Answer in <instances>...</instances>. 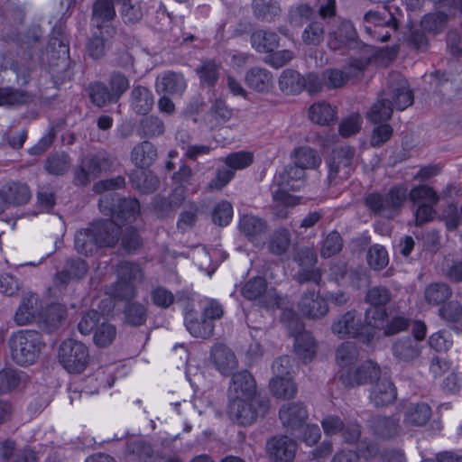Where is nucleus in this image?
<instances>
[{
    "mask_svg": "<svg viewBox=\"0 0 462 462\" xmlns=\"http://www.w3.org/2000/svg\"><path fill=\"white\" fill-rule=\"evenodd\" d=\"M325 38V25L323 22L312 20L304 28L301 33V40L306 45L318 46Z\"/></svg>",
    "mask_w": 462,
    "mask_h": 462,
    "instance_id": "nucleus-51",
    "label": "nucleus"
},
{
    "mask_svg": "<svg viewBox=\"0 0 462 462\" xmlns=\"http://www.w3.org/2000/svg\"><path fill=\"white\" fill-rule=\"evenodd\" d=\"M100 211L110 216L118 226L132 223L140 213V204L136 199L120 198L116 193H105L98 201Z\"/></svg>",
    "mask_w": 462,
    "mask_h": 462,
    "instance_id": "nucleus-5",
    "label": "nucleus"
},
{
    "mask_svg": "<svg viewBox=\"0 0 462 462\" xmlns=\"http://www.w3.org/2000/svg\"><path fill=\"white\" fill-rule=\"evenodd\" d=\"M294 163L304 171L314 170L321 163V157L318 152L309 146H301L294 150Z\"/></svg>",
    "mask_w": 462,
    "mask_h": 462,
    "instance_id": "nucleus-45",
    "label": "nucleus"
},
{
    "mask_svg": "<svg viewBox=\"0 0 462 462\" xmlns=\"http://www.w3.org/2000/svg\"><path fill=\"white\" fill-rule=\"evenodd\" d=\"M97 237L99 249L114 247L121 235V227L112 219H100L89 223Z\"/></svg>",
    "mask_w": 462,
    "mask_h": 462,
    "instance_id": "nucleus-17",
    "label": "nucleus"
},
{
    "mask_svg": "<svg viewBox=\"0 0 462 462\" xmlns=\"http://www.w3.org/2000/svg\"><path fill=\"white\" fill-rule=\"evenodd\" d=\"M125 322L133 327H140L145 324L148 317L146 304L138 301H126L124 308Z\"/></svg>",
    "mask_w": 462,
    "mask_h": 462,
    "instance_id": "nucleus-42",
    "label": "nucleus"
},
{
    "mask_svg": "<svg viewBox=\"0 0 462 462\" xmlns=\"http://www.w3.org/2000/svg\"><path fill=\"white\" fill-rule=\"evenodd\" d=\"M252 47L260 53H271L279 46L280 38L273 31L257 30L250 37Z\"/></svg>",
    "mask_w": 462,
    "mask_h": 462,
    "instance_id": "nucleus-33",
    "label": "nucleus"
},
{
    "mask_svg": "<svg viewBox=\"0 0 462 462\" xmlns=\"http://www.w3.org/2000/svg\"><path fill=\"white\" fill-rule=\"evenodd\" d=\"M306 172L295 163L283 167L273 178V185L278 187V189L273 192L274 200L286 201L291 199L287 190L296 191L300 189L304 186Z\"/></svg>",
    "mask_w": 462,
    "mask_h": 462,
    "instance_id": "nucleus-10",
    "label": "nucleus"
},
{
    "mask_svg": "<svg viewBox=\"0 0 462 462\" xmlns=\"http://www.w3.org/2000/svg\"><path fill=\"white\" fill-rule=\"evenodd\" d=\"M58 358L69 373L81 374L88 365V348L82 342L69 338L60 344Z\"/></svg>",
    "mask_w": 462,
    "mask_h": 462,
    "instance_id": "nucleus-8",
    "label": "nucleus"
},
{
    "mask_svg": "<svg viewBox=\"0 0 462 462\" xmlns=\"http://www.w3.org/2000/svg\"><path fill=\"white\" fill-rule=\"evenodd\" d=\"M369 61L363 59H352L344 69H326L323 70L325 87L329 89L340 88L353 78L358 77L368 66Z\"/></svg>",
    "mask_w": 462,
    "mask_h": 462,
    "instance_id": "nucleus-13",
    "label": "nucleus"
},
{
    "mask_svg": "<svg viewBox=\"0 0 462 462\" xmlns=\"http://www.w3.org/2000/svg\"><path fill=\"white\" fill-rule=\"evenodd\" d=\"M281 321L286 327L289 335L294 338L302 332H307L304 329V323L299 315L291 309H286L282 311Z\"/></svg>",
    "mask_w": 462,
    "mask_h": 462,
    "instance_id": "nucleus-59",
    "label": "nucleus"
},
{
    "mask_svg": "<svg viewBox=\"0 0 462 462\" xmlns=\"http://www.w3.org/2000/svg\"><path fill=\"white\" fill-rule=\"evenodd\" d=\"M195 172L185 162H182L179 170L171 177L175 191L183 193L194 182Z\"/></svg>",
    "mask_w": 462,
    "mask_h": 462,
    "instance_id": "nucleus-56",
    "label": "nucleus"
},
{
    "mask_svg": "<svg viewBox=\"0 0 462 462\" xmlns=\"http://www.w3.org/2000/svg\"><path fill=\"white\" fill-rule=\"evenodd\" d=\"M356 149L349 145L335 147L327 159L328 184L337 186L346 180L354 171Z\"/></svg>",
    "mask_w": 462,
    "mask_h": 462,
    "instance_id": "nucleus-6",
    "label": "nucleus"
},
{
    "mask_svg": "<svg viewBox=\"0 0 462 462\" xmlns=\"http://www.w3.org/2000/svg\"><path fill=\"white\" fill-rule=\"evenodd\" d=\"M291 245V234L286 228H279L273 232L268 243L269 251L275 255L287 252Z\"/></svg>",
    "mask_w": 462,
    "mask_h": 462,
    "instance_id": "nucleus-54",
    "label": "nucleus"
},
{
    "mask_svg": "<svg viewBox=\"0 0 462 462\" xmlns=\"http://www.w3.org/2000/svg\"><path fill=\"white\" fill-rule=\"evenodd\" d=\"M270 409L267 396L258 394L251 398L230 399L228 415L241 425H251L258 417H264Z\"/></svg>",
    "mask_w": 462,
    "mask_h": 462,
    "instance_id": "nucleus-4",
    "label": "nucleus"
},
{
    "mask_svg": "<svg viewBox=\"0 0 462 462\" xmlns=\"http://www.w3.org/2000/svg\"><path fill=\"white\" fill-rule=\"evenodd\" d=\"M254 15L262 22L272 23L281 14L282 9L277 0H253Z\"/></svg>",
    "mask_w": 462,
    "mask_h": 462,
    "instance_id": "nucleus-36",
    "label": "nucleus"
},
{
    "mask_svg": "<svg viewBox=\"0 0 462 462\" xmlns=\"http://www.w3.org/2000/svg\"><path fill=\"white\" fill-rule=\"evenodd\" d=\"M71 160L64 152H53L47 156L44 162V170L51 175L62 176L70 168Z\"/></svg>",
    "mask_w": 462,
    "mask_h": 462,
    "instance_id": "nucleus-44",
    "label": "nucleus"
},
{
    "mask_svg": "<svg viewBox=\"0 0 462 462\" xmlns=\"http://www.w3.org/2000/svg\"><path fill=\"white\" fill-rule=\"evenodd\" d=\"M381 376L380 366L371 361H365L357 366L354 374L347 371L340 374V381L346 387L374 383Z\"/></svg>",
    "mask_w": 462,
    "mask_h": 462,
    "instance_id": "nucleus-16",
    "label": "nucleus"
},
{
    "mask_svg": "<svg viewBox=\"0 0 462 462\" xmlns=\"http://www.w3.org/2000/svg\"><path fill=\"white\" fill-rule=\"evenodd\" d=\"M228 394L229 400L251 398L259 394L256 393V383L254 377L249 371L242 370L232 374Z\"/></svg>",
    "mask_w": 462,
    "mask_h": 462,
    "instance_id": "nucleus-18",
    "label": "nucleus"
},
{
    "mask_svg": "<svg viewBox=\"0 0 462 462\" xmlns=\"http://www.w3.org/2000/svg\"><path fill=\"white\" fill-rule=\"evenodd\" d=\"M220 69V63H217L214 60L202 61L196 69L200 84L204 87L213 88L219 79Z\"/></svg>",
    "mask_w": 462,
    "mask_h": 462,
    "instance_id": "nucleus-38",
    "label": "nucleus"
},
{
    "mask_svg": "<svg viewBox=\"0 0 462 462\" xmlns=\"http://www.w3.org/2000/svg\"><path fill=\"white\" fill-rule=\"evenodd\" d=\"M270 390L277 398L291 399L295 396L297 387L291 377H282L271 380Z\"/></svg>",
    "mask_w": 462,
    "mask_h": 462,
    "instance_id": "nucleus-52",
    "label": "nucleus"
},
{
    "mask_svg": "<svg viewBox=\"0 0 462 462\" xmlns=\"http://www.w3.org/2000/svg\"><path fill=\"white\" fill-rule=\"evenodd\" d=\"M431 408L425 402L411 403L404 414V423L411 426H423L431 417Z\"/></svg>",
    "mask_w": 462,
    "mask_h": 462,
    "instance_id": "nucleus-41",
    "label": "nucleus"
},
{
    "mask_svg": "<svg viewBox=\"0 0 462 462\" xmlns=\"http://www.w3.org/2000/svg\"><path fill=\"white\" fill-rule=\"evenodd\" d=\"M109 166V160L100 154L84 156L73 170V182L76 186H87Z\"/></svg>",
    "mask_w": 462,
    "mask_h": 462,
    "instance_id": "nucleus-12",
    "label": "nucleus"
},
{
    "mask_svg": "<svg viewBox=\"0 0 462 462\" xmlns=\"http://www.w3.org/2000/svg\"><path fill=\"white\" fill-rule=\"evenodd\" d=\"M130 180L134 188L145 194L154 192L160 185L159 178L145 168L134 171L130 174Z\"/></svg>",
    "mask_w": 462,
    "mask_h": 462,
    "instance_id": "nucleus-30",
    "label": "nucleus"
},
{
    "mask_svg": "<svg viewBox=\"0 0 462 462\" xmlns=\"http://www.w3.org/2000/svg\"><path fill=\"white\" fill-rule=\"evenodd\" d=\"M297 308L309 319H321L329 311L328 300L315 289H307L301 293Z\"/></svg>",
    "mask_w": 462,
    "mask_h": 462,
    "instance_id": "nucleus-14",
    "label": "nucleus"
},
{
    "mask_svg": "<svg viewBox=\"0 0 462 462\" xmlns=\"http://www.w3.org/2000/svg\"><path fill=\"white\" fill-rule=\"evenodd\" d=\"M155 86L158 93L180 95L186 89L187 82L181 73L168 70L157 77Z\"/></svg>",
    "mask_w": 462,
    "mask_h": 462,
    "instance_id": "nucleus-25",
    "label": "nucleus"
},
{
    "mask_svg": "<svg viewBox=\"0 0 462 462\" xmlns=\"http://www.w3.org/2000/svg\"><path fill=\"white\" fill-rule=\"evenodd\" d=\"M374 433L381 439H389L398 435L400 420L394 416L375 415L370 420Z\"/></svg>",
    "mask_w": 462,
    "mask_h": 462,
    "instance_id": "nucleus-27",
    "label": "nucleus"
},
{
    "mask_svg": "<svg viewBox=\"0 0 462 462\" xmlns=\"http://www.w3.org/2000/svg\"><path fill=\"white\" fill-rule=\"evenodd\" d=\"M116 274L117 278L132 283L134 282H141L143 278L141 266L136 263L127 261L118 263Z\"/></svg>",
    "mask_w": 462,
    "mask_h": 462,
    "instance_id": "nucleus-58",
    "label": "nucleus"
},
{
    "mask_svg": "<svg viewBox=\"0 0 462 462\" xmlns=\"http://www.w3.org/2000/svg\"><path fill=\"white\" fill-rule=\"evenodd\" d=\"M267 448L274 462H292L297 451V443L287 436H275L268 440Z\"/></svg>",
    "mask_w": 462,
    "mask_h": 462,
    "instance_id": "nucleus-19",
    "label": "nucleus"
},
{
    "mask_svg": "<svg viewBox=\"0 0 462 462\" xmlns=\"http://www.w3.org/2000/svg\"><path fill=\"white\" fill-rule=\"evenodd\" d=\"M185 326L193 337L201 338L210 337L215 328L214 322L205 319L204 317L198 319L191 310L185 315Z\"/></svg>",
    "mask_w": 462,
    "mask_h": 462,
    "instance_id": "nucleus-35",
    "label": "nucleus"
},
{
    "mask_svg": "<svg viewBox=\"0 0 462 462\" xmlns=\"http://www.w3.org/2000/svg\"><path fill=\"white\" fill-rule=\"evenodd\" d=\"M294 350L303 362H310L315 357L317 345L310 332H302L296 337Z\"/></svg>",
    "mask_w": 462,
    "mask_h": 462,
    "instance_id": "nucleus-40",
    "label": "nucleus"
},
{
    "mask_svg": "<svg viewBox=\"0 0 462 462\" xmlns=\"http://www.w3.org/2000/svg\"><path fill=\"white\" fill-rule=\"evenodd\" d=\"M241 294L249 300H259L265 309L281 308L283 299L275 290H267V282L263 277H253L241 288Z\"/></svg>",
    "mask_w": 462,
    "mask_h": 462,
    "instance_id": "nucleus-9",
    "label": "nucleus"
},
{
    "mask_svg": "<svg viewBox=\"0 0 462 462\" xmlns=\"http://www.w3.org/2000/svg\"><path fill=\"white\" fill-rule=\"evenodd\" d=\"M413 103V94L406 79L398 72H392L388 78V88L381 93L379 99L367 113V118L374 124L388 121L393 107L404 110Z\"/></svg>",
    "mask_w": 462,
    "mask_h": 462,
    "instance_id": "nucleus-2",
    "label": "nucleus"
},
{
    "mask_svg": "<svg viewBox=\"0 0 462 462\" xmlns=\"http://www.w3.org/2000/svg\"><path fill=\"white\" fill-rule=\"evenodd\" d=\"M388 314L385 308L383 307H370L365 312L364 325L370 327L374 329V337L375 336L376 328L384 326Z\"/></svg>",
    "mask_w": 462,
    "mask_h": 462,
    "instance_id": "nucleus-63",
    "label": "nucleus"
},
{
    "mask_svg": "<svg viewBox=\"0 0 462 462\" xmlns=\"http://www.w3.org/2000/svg\"><path fill=\"white\" fill-rule=\"evenodd\" d=\"M140 134L145 137H155L164 133V124L155 116L143 117L140 122Z\"/></svg>",
    "mask_w": 462,
    "mask_h": 462,
    "instance_id": "nucleus-62",
    "label": "nucleus"
},
{
    "mask_svg": "<svg viewBox=\"0 0 462 462\" xmlns=\"http://www.w3.org/2000/svg\"><path fill=\"white\" fill-rule=\"evenodd\" d=\"M357 358L358 350L353 342H343L336 351V361L342 369L350 367Z\"/></svg>",
    "mask_w": 462,
    "mask_h": 462,
    "instance_id": "nucleus-53",
    "label": "nucleus"
},
{
    "mask_svg": "<svg viewBox=\"0 0 462 462\" xmlns=\"http://www.w3.org/2000/svg\"><path fill=\"white\" fill-rule=\"evenodd\" d=\"M310 119L320 125H329L337 120V110L326 101L314 103L309 110Z\"/></svg>",
    "mask_w": 462,
    "mask_h": 462,
    "instance_id": "nucleus-37",
    "label": "nucleus"
},
{
    "mask_svg": "<svg viewBox=\"0 0 462 462\" xmlns=\"http://www.w3.org/2000/svg\"><path fill=\"white\" fill-rule=\"evenodd\" d=\"M1 190L8 208L27 204L32 198L31 189L25 183L9 182L5 184Z\"/></svg>",
    "mask_w": 462,
    "mask_h": 462,
    "instance_id": "nucleus-28",
    "label": "nucleus"
},
{
    "mask_svg": "<svg viewBox=\"0 0 462 462\" xmlns=\"http://www.w3.org/2000/svg\"><path fill=\"white\" fill-rule=\"evenodd\" d=\"M411 323V319L404 315H394L386 320L383 327V336L392 337L407 331Z\"/></svg>",
    "mask_w": 462,
    "mask_h": 462,
    "instance_id": "nucleus-64",
    "label": "nucleus"
},
{
    "mask_svg": "<svg viewBox=\"0 0 462 462\" xmlns=\"http://www.w3.org/2000/svg\"><path fill=\"white\" fill-rule=\"evenodd\" d=\"M66 314L64 307L60 304H52L42 314H40L36 322L42 330L51 333L60 327Z\"/></svg>",
    "mask_w": 462,
    "mask_h": 462,
    "instance_id": "nucleus-29",
    "label": "nucleus"
},
{
    "mask_svg": "<svg viewBox=\"0 0 462 462\" xmlns=\"http://www.w3.org/2000/svg\"><path fill=\"white\" fill-rule=\"evenodd\" d=\"M75 249L86 256L93 255L99 250L90 224L85 228L78 230L74 235Z\"/></svg>",
    "mask_w": 462,
    "mask_h": 462,
    "instance_id": "nucleus-32",
    "label": "nucleus"
},
{
    "mask_svg": "<svg viewBox=\"0 0 462 462\" xmlns=\"http://www.w3.org/2000/svg\"><path fill=\"white\" fill-rule=\"evenodd\" d=\"M366 261L373 270H383L389 263L388 253L385 247L377 244L371 245L366 254Z\"/></svg>",
    "mask_w": 462,
    "mask_h": 462,
    "instance_id": "nucleus-57",
    "label": "nucleus"
},
{
    "mask_svg": "<svg viewBox=\"0 0 462 462\" xmlns=\"http://www.w3.org/2000/svg\"><path fill=\"white\" fill-rule=\"evenodd\" d=\"M331 329L339 338H356L365 344H369L374 339V329L364 325L355 310L341 315L333 322Z\"/></svg>",
    "mask_w": 462,
    "mask_h": 462,
    "instance_id": "nucleus-7",
    "label": "nucleus"
},
{
    "mask_svg": "<svg viewBox=\"0 0 462 462\" xmlns=\"http://www.w3.org/2000/svg\"><path fill=\"white\" fill-rule=\"evenodd\" d=\"M328 44L331 50L337 51L350 46L358 39L357 32L350 20L337 17L327 22Z\"/></svg>",
    "mask_w": 462,
    "mask_h": 462,
    "instance_id": "nucleus-11",
    "label": "nucleus"
},
{
    "mask_svg": "<svg viewBox=\"0 0 462 462\" xmlns=\"http://www.w3.org/2000/svg\"><path fill=\"white\" fill-rule=\"evenodd\" d=\"M116 16L114 4L110 0H97L93 5L92 22L98 30H104L107 36L116 33V28L109 23Z\"/></svg>",
    "mask_w": 462,
    "mask_h": 462,
    "instance_id": "nucleus-21",
    "label": "nucleus"
},
{
    "mask_svg": "<svg viewBox=\"0 0 462 462\" xmlns=\"http://www.w3.org/2000/svg\"><path fill=\"white\" fill-rule=\"evenodd\" d=\"M8 345L12 360L21 365H33L38 360L45 343L36 330L23 329L14 333Z\"/></svg>",
    "mask_w": 462,
    "mask_h": 462,
    "instance_id": "nucleus-3",
    "label": "nucleus"
},
{
    "mask_svg": "<svg viewBox=\"0 0 462 462\" xmlns=\"http://www.w3.org/2000/svg\"><path fill=\"white\" fill-rule=\"evenodd\" d=\"M451 189L452 185H448L442 194H439L433 187L428 184L417 185L410 191L404 185H394L386 194L378 192L367 194L364 203L374 215L392 219L400 214L408 198L414 205L437 206L441 196L448 195Z\"/></svg>",
    "mask_w": 462,
    "mask_h": 462,
    "instance_id": "nucleus-1",
    "label": "nucleus"
},
{
    "mask_svg": "<svg viewBox=\"0 0 462 462\" xmlns=\"http://www.w3.org/2000/svg\"><path fill=\"white\" fill-rule=\"evenodd\" d=\"M104 30H98L88 40L87 44V51L88 55L98 60L105 56L106 49L109 47V38Z\"/></svg>",
    "mask_w": 462,
    "mask_h": 462,
    "instance_id": "nucleus-49",
    "label": "nucleus"
},
{
    "mask_svg": "<svg viewBox=\"0 0 462 462\" xmlns=\"http://www.w3.org/2000/svg\"><path fill=\"white\" fill-rule=\"evenodd\" d=\"M396 397L397 389L386 375H381L375 380L369 394V399L375 407L388 406L395 401Z\"/></svg>",
    "mask_w": 462,
    "mask_h": 462,
    "instance_id": "nucleus-20",
    "label": "nucleus"
},
{
    "mask_svg": "<svg viewBox=\"0 0 462 462\" xmlns=\"http://www.w3.org/2000/svg\"><path fill=\"white\" fill-rule=\"evenodd\" d=\"M88 266L83 259L74 258L67 261L64 269L60 272L57 276L62 283H66L69 280H80L87 274Z\"/></svg>",
    "mask_w": 462,
    "mask_h": 462,
    "instance_id": "nucleus-47",
    "label": "nucleus"
},
{
    "mask_svg": "<svg viewBox=\"0 0 462 462\" xmlns=\"http://www.w3.org/2000/svg\"><path fill=\"white\" fill-rule=\"evenodd\" d=\"M153 95L150 89L142 85L134 87L130 94V106L140 115L148 114L153 106Z\"/></svg>",
    "mask_w": 462,
    "mask_h": 462,
    "instance_id": "nucleus-31",
    "label": "nucleus"
},
{
    "mask_svg": "<svg viewBox=\"0 0 462 462\" xmlns=\"http://www.w3.org/2000/svg\"><path fill=\"white\" fill-rule=\"evenodd\" d=\"M280 89L286 94H298L304 89V77L293 69H285L279 78Z\"/></svg>",
    "mask_w": 462,
    "mask_h": 462,
    "instance_id": "nucleus-46",
    "label": "nucleus"
},
{
    "mask_svg": "<svg viewBox=\"0 0 462 462\" xmlns=\"http://www.w3.org/2000/svg\"><path fill=\"white\" fill-rule=\"evenodd\" d=\"M392 353L398 362L410 364L420 356L421 346L411 337H402L393 344Z\"/></svg>",
    "mask_w": 462,
    "mask_h": 462,
    "instance_id": "nucleus-24",
    "label": "nucleus"
},
{
    "mask_svg": "<svg viewBox=\"0 0 462 462\" xmlns=\"http://www.w3.org/2000/svg\"><path fill=\"white\" fill-rule=\"evenodd\" d=\"M108 88L116 102L128 90L130 82L128 78L118 71H114L109 75Z\"/></svg>",
    "mask_w": 462,
    "mask_h": 462,
    "instance_id": "nucleus-61",
    "label": "nucleus"
},
{
    "mask_svg": "<svg viewBox=\"0 0 462 462\" xmlns=\"http://www.w3.org/2000/svg\"><path fill=\"white\" fill-rule=\"evenodd\" d=\"M91 103L101 108L113 103H117L108 87L102 81L91 82L87 88Z\"/></svg>",
    "mask_w": 462,
    "mask_h": 462,
    "instance_id": "nucleus-39",
    "label": "nucleus"
},
{
    "mask_svg": "<svg viewBox=\"0 0 462 462\" xmlns=\"http://www.w3.org/2000/svg\"><path fill=\"white\" fill-rule=\"evenodd\" d=\"M265 222L253 215H244L239 221V229L248 239L252 240L265 231Z\"/></svg>",
    "mask_w": 462,
    "mask_h": 462,
    "instance_id": "nucleus-50",
    "label": "nucleus"
},
{
    "mask_svg": "<svg viewBox=\"0 0 462 462\" xmlns=\"http://www.w3.org/2000/svg\"><path fill=\"white\" fill-rule=\"evenodd\" d=\"M210 360L223 375H230L237 366L235 353L224 344H216L210 351Z\"/></svg>",
    "mask_w": 462,
    "mask_h": 462,
    "instance_id": "nucleus-23",
    "label": "nucleus"
},
{
    "mask_svg": "<svg viewBox=\"0 0 462 462\" xmlns=\"http://www.w3.org/2000/svg\"><path fill=\"white\" fill-rule=\"evenodd\" d=\"M279 417L287 431L294 435L303 429L308 419V411L300 402H288L280 408Z\"/></svg>",
    "mask_w": 462,
    "mask_h": 462,
    "instance_id": "nucleus-15",
    "label": "nucleus"
},
{
    "mask_svg": "<svg viewBox=\"0 0 462 462\" xmlns=\"http://www.w3.org/2000/svg\"><path fill=\"white\" fill-rule=\"evenodd\" d=\"M452 296L451 288L445 282H433L424 291L426 301L431 305H440Z\"/></svg>",
    "mask_w": 462,
    "mask_h": 462,
    "instance_id": "nucleus-48",
    "label": "nucleus"
},
{
    "mask_svg": "<svg viewBox=\"0 0 462 462\" xmlns=\"http://www.w3.org/2000/svg\"><path fill=\"white\" fill-rule=\"evenodd\" d=\"M32 101V96L27 91L6 87L0 88V106H20Z\"/></svg>",
    "mask_w": 462,
    "mask_h": 462,
    "instance_id": "nucleus-43",
    "label": "nucleus"
},
{
    "mask_svg": "<svg viewBox=\"0 0 462 462\" xmlns=\"http://www.w3.org/2000/svg\"><path fill=\"white\" fill-rule=\"evenodd\" d=\"M448 20V17L445 13L428 14L422 18L420 26L423 31L437 34L445 28Z\"/></svg>",
    "mask_w": 462,
    "mask_h": 462,
    "instance_id": "nucleus-60",
    "label": "nucleus"
},
{
    "mask_svg": "<svg viewBox=\"0 0 462 462\" xmlns=\"http://www.w3.org/2000/svg\"><path fill=\"white\" fill-rule=\"evenodd\" d=\"M245 82L248 88L260 93L270 91L273 86L272 73L262 67H254L248 69L245 75Z\"/></svg>",
    "mask_w": 462,
    "mask_h": 462,
    "instance_id": "nucleus-26",
    "label": "nucleus"
},
{
    "mask_svg": "<svg viewBox=\"0 0 462 462\" xmlns=\"http://www.w3.org/2000/svg\"><path fill=\"white\" fill-rule=\"evenodd\" d=\"M157 149L153 143L143 141L136 144L131 152V159L138 168H148L157 159Z\"/></svg>",
    "mask_w": 462,
    "mask_h": 462,
    "instance_id": "nucleus-34",
    "label": "nucleus"
},
{
    "mask_svg": "<svg viewBox=\"0 0 462 462\" xmlns=\"http://www.w3.org/2000/svg\"><path fill=\"white\" fill-rule=\"evenodd\" d=\"M42 310L39 296L35 293L25 294L14 314V321L19 326H24L37 321Z\"/></svg>",
    "mask_w": 462,
    "mask_h": 462,
    "instance_id": "nucleus-22",
    "label": "nucleus"
},
{
    "mask_svg": "<svg viewBox=\"0 0 462 462\" xmlns=\"http://www.w3.org/2000/svg\"><path fill=\"white\" fill-rule=\"evenodd\" d=\"M393 299L390 289L386 286L377 285L373 286L366 291L365 296V303L372 307L384 308Z\"/></svg>",
    "mask_w": 462,
    "mask_h": 462,
    "instance_id": "nucleus-55",
    "label": "nucleus"
}]
</instances>
